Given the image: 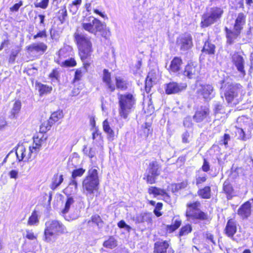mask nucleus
Listing matches in <instances>:
<instances>
[{"instance_id": "obj_9", "label": "nucleus", "mask_w": 253, "mask_h": 253, "mask_svg": "<svg viewBox=\"0 0 253 253\" xmlns=\"http://www.w3.org/2000/svg\"><path fill=\"white\" fill-rule=\"evenodd\" d=\"M161 172V167L156 161L150 162L144 174V179L149 184H154L156 182L157 178Z\"/></svg>"}, {"instance_id": "obj_46", "label": "nucleus", "mask_w": 253, "mask_h": 253, "mask_svg": "<svg viewBox=\"0 0 253 253\" xmlns=\"http://www.w3.org/2000/svg\"><path fill=\"white\" fill-rule=\"evenodd\" d=\"M92 135V139L94 141V143H95V141H97L99 143L100 145H101L102 140L101 133L96 128H95L94 130L93 131Z\"/></svg>"}, {"instance_id": "obj_17", "label": "nucleus", "mask_w": 253, "mask_h": 253, "mask_svg": "<svg viewBox=\"0 0 253 253\" xmlns=\"http://www.w3.org/2000/svg\"><path fill=\"white\" fill-rule=\"evenodd\" d=\"M237 213L242 219L248 218L251 214V204L247 201L238 209Z\"/></svg>"}, {"instance_id": "obj_19", "label": "nucleus", "mask_w": 253, "mask_h": 253, "mask_svg": "<svg viewBox=\"0 0 253 253\" xmlns=\"http://www.w3.org/2000/svg\"><path fill=\"white\" fill-rule=\"evenodd\" d=\"M232 61L236 67L238 71L241 73L245 74L244 60L243 57L238 53H234L232 56Z\"/></svg>"}, {"instance_id": "obj_25", "label": "nucleus", "mask_w": 253, "mask_h": 253, "mask_svg": "<svg viewBox=\"0 0 253 253\" xmlns=\"http://www.w3.org/2000/svg\"><path fill=\"white\" fill-rule=\"evenodd\" d=\"M225 30L227 38V42L229 44H231L233 43L234 40L237 38L241 33L240 31L237 30L231 31L227 27H225Z\"/></svg>"}, {"instance_id": "obj_1", "label": "nucleus", "mask_w": 253, "mask_h": 253, "mask_svg": "<svg viewBox=\"0 0 253 253\" xmlns=\"http://www.w3.org/2000/svg\"><path fill=\"white\" fill-rule=\"evenodd\" d=\"M45 226L43 238L47 243L54 242L60 235L68 232L66 227L58 220H49L45 223Z\"/></svg>"}, {"instance_id": "obj_7", "label": "nucleus", "mask_w": 253, "mask_h": 253, "mask_svg": "<svg viewBox=\"0 0 253 253\" xmlns=\"http://www.w3.org/2000/svg\"><path fill=\"white\" fill-rule=\"evenodd\" d=\"M200 206L201 203L199 201L187 204L185 215L188 220L204 221L208 219V214L200 210Z\"/></svg>"}, {"instance_id": "obj_8", "label": "nucleus", "mask_w": 253, "mask_h": 253, "mask_svg": "<svg viewBox=\"0 0 253 253\" xmlns=\"http://www.w3.org/2000/svg\"><path fill=\"white\" fill-rule=\"evenodd\" d=\"M104 27V24L93 17L86 18L82 24L83 29L95 35L97 32H101Z\"/></svg>"}, {"instance_id": "obj_29", "label": "nucleus", "mask_w": 253, "mask_h": 253, "mask_svg": "<svg viewBox=\"0 0 253 253\" xmlns=\"http://www.w3.org/2000/svg\"><path fill=\"white\" fill-rule=\"evenodd\" d=\"M148 192L149 194L154 195L155 197L158 195H162L168 199H169V196L166 193L165 190L154 186L150 187L148 188Z\"/></svg>"}, {"instance_id": "obj_60", "label": "nucleus", "mask_w": 253, "mask_h": 253, "mask_svg": "<svg viewBox=\"0 0 253 253\" xmlns=\"http://www.w3.org/2000/svg\"><path fill=\"white\" fill-rule=\"evenodd\" d=\"M47 35L46 33L45 30H43L41 31H39L36 35L33 36L34 39H36L38 38H46Z\"/></svg>"}, {"instance_id": "obj_57", "label": "nucleus", "mask_w": 253, "mask_h": 253, "mask_svg": "<svg viewBox=\"0 0 253 253\" xmlns=\"http://www.w3.org/2000/svg\"><path fill=\"white\" fill-rule=\"evenodd\" d=\"M25 237L28 239L31 240L37 239V235H35L32 230H27L26 231Z\"/></svg>"}, {"instance_id": "obj_62", "label": "nucleus", "mask_w": 253, "mask_h": 253, "mask_svg": "<svg viewBox=\"0 0 253 253\" xmlns=\"http://www.w3.org/2000/svg\"><path fill=\"white\" fill-rule=\"evenodd\" d=\"M7 125L4 117L0 116V129L4 128Z\"/></svg>"}, {"instance_id": "obj_50", "label": "nucleus", "mask_w": 253, "mask_h": 253, "mask_svg": "<svg viewBox=\"0 0 253 253\" xmlns=\"http://www.w3.org/2000/svg\"><path fill=\"white\" fill-rule=\"evenodd\" d=\"M39 220L38 218V215L35 211H33L32 213L31 216L29 217L28 220V224L30 225H34L38 223Z\"/></svg>"}, {"instance_id": "obj_55", "label": "nucleus", "mask_w": 253, "mask_h": 253, "mask_svg": "<svg viewBox=\"0 0 253 253\" xmlns=\"http://www.w3.org/2000/svg\"><path fill=\"white\" fill-rule=\"evenodd\" d=\"M48 1L49 0H42L41 2L35 3V7L45 9L48 6Z\"/></svg>"}, {"instance_id": "obj_42", "label": "nucleus", "mask_w": 253, "mask_h": 253, "mask_svg": "<svg viewBox=\"0 0 253 253\" xmlns=\"http://www.w3.org/2000/svg\"><path fill=\"white\" fill-rule=\"evenodd\" d=\"M38 86L39 87V91L41 96L44 94L50 93L52 90V87L51 86H49L41 83H39L38 84Z\"/></svg>"}, {"instance_id": "obj_16", "label": "nucleus", "mask_w": 253, "mask_h": 253, "mask_svg": "<svg viewBox=\"0 0 253 253\" xmlns=\"http://www.w3.org/2000/svg\"><path fill=\"white\" fill-rule=\"evenodd\" d=\"M16 155L18 162L29 161L33 157L32 155L30 153L29 150L27 153L26 152V148L23 145H18L16 149Z\"/></svg>"}, {"instance_id": "obj_20", "label": "nucleus", "mask_w": 253, "mask_h": 253, "mask_svg": "<svg viewBox=\"0 0 253 253\" xmlns=\"http://www.w3.org/2000/svg\"><path fill=\"white\" fill-rule=\"evenodd\" d=\"M47 48V46L44 43L40 42L33 43L27 46V49L30 52L41 53L43 54Z\"/></svg>"}, {"instance_id": "obj_41", "label": "nucleus", "mask_w": 253, "mask_h": 253, "mask_svg": "<svg viewBox=\"0 0 253 253\" xmlns=\"http://www.w3.org/2000/svg\"><path fill=\"white\" fill-rule=\"evenodd\" d=\"M181 224V220L178 218H173L172 220V224L168 225V230L173 232L178 229Z\"/></svg>"}, {"instance_id": "obj_47", "label": "nucleus", "mask_w": 253, "mask_h": 253, "mask_svg": "<svg viewBox=\"0 0 253 253\" xmlns=\"http://www.w3.org/2000/svg\"><path fill=\"white\" fill-rule=\"evenodd\" d=\"M223 190L227 195V198L233 192V189L232 185L227 181H225L223 184Z\"/></svg>"}, {"instance_id": "obj_40", "label": "nucleus", "mask_w": 253, "mask_h": 253, "mask_svg": "<svg viewBox=\"0 0 253 253\" xmlns=\"http://www.w3.org/2000/svg\"><path fill=\"white\" fill-rule=\"evenodd\" d=\"M103 246L108 249H113L117 246V242L114 237L111 236L105 241L103 244Z\"/></svg>"}, {"instance_id": "obj_48", "label": "nucleus", "mask_w": 253, "mask_h": 253, "mask_svg": "<svg viewBox=\"0 0 253 253\" xmlns=\"http://www.w3.org/2000/svg\"><path fill=\"white\" fill-rule=\"evenodd\" d=\"M85 170L83 168L74 169L72 174V178L76 179L77 177L82 176L84 173Z\"/></svg>"}, {"instance_id": "obj_24", "label": "nucleus", "mask_w": 253, "mask_h": 253, "mask_svg": "<svg viewBox=\"0 0 253 253\" xmlns=\"http://www.w3.org/2000/svg\"><path fill=\"white\" fill-rule=\"evenodd\" d=\"M216 22V21L214 18L209 12H207V13H204L202 17V21L201 23V27L203 28L207 27Z\"/></svg>"}, {"instance_id": "obj_56", "label": "nucleus", "mask_w": 253, "mask_h": 253, "mask_svg": "<svg viewBox=\"0 0 253 253\" xmlns=\"http://www.w3.org/2000/svg\"><path fill=\"white\" fill-rule=\"evenodd\" d=\"M207 179V177L206 174H204L202 176L196 177V185L199 186L200 184L205 182Z\"/></svg>"}, {"instance_id": "obj_64", "label": "nucleus", "mask_w": 253, "mask_h": 253, "mask_svg": "<svg viewBox=\"0 0 253 253\" xmlns=\"http://www.w3.org/2000/svg\"><path fill=\"white\" fill-rule=\"evenodd\" d=\"M82 77V72L81 69H77L75 72L74 80L79 81Z\"/></svg>"}, {"instance_id": "obj_27", "label": "nucleus", "mask_w": 253, "mask_h": 253, "mask_svg": "<svg viewBox=\"0 0 253 253\" xmlns=\"http://www.w3.org/2000/svg\"><path fill=\"white\" fill-rule=\"evenodd\" d=\"M116 87L121 90H126L129 85V82L126 79L118 77L116 78Z\"/></svg>"}, {"instance_id": "obj_31", "label": "nucleus", "mask_w": 253, "mask_h": 253, "mask_svg": "<svg viewBox=\"0 0 253 253\" xmlns=\"http://www.w3.org/2000/svg\"><path fill=\"white\" fill-rule=\"evenodd\" d=\"M63 177L62 175H58V174L54 175L52 178L51 183L50 185V188L54 190L57 188L63 182Z\"/></svg>"}, {"instance_id": "obj_6", "label": "nucleus", "mask_w": 253, "mask_h": 253, "mask_svg": "<svg viewBox=\"0 0 253 253\" xmlns=\"http://www.w3.org/2000/svg\"><path fill=\"white\" fill-rule=\"evenodd\" d=\"M200 206L201 203L199 201L187 204L185 215L188 220L204 221L208 219V214L200 210Z\"/></svg>"}, {"instance_id": "obj_39", "label": "nucleus", "mask_w": 253, "mask_h": 253, "mask_svg": "<svg viewBox=\"0 0 253 253\" xmlns=\"http://www.w3.org/2000/svg\"><path fill=\"white\" fill-rule=\"evenodd\" d=\"M92 222L96 225L98 228H101L103 227V221L100 216L97 214L93 215L91 216V219L87 222L88 224H90Z\"/></svg>"}, {"instance_id": "obj_15", "label": "nucleus", "mask_w": 253, "mask_h": 253, "mask_svg": "<svg viewBox=\"0 0 253 253\" xmlns=\"http://www.w3.org/2000/svg\"><path fill=\"white\" fill-rule=\"evenodd\" d=\"M239 89L236 85L230 84L226 88L224 96L226 100L228 103L232 102L238 95Z\"/></svg>"}, {"instance_id": "obj_33", "label": "nucleus", "mask_w": 253, "mask_h": 253, "mask_svg": "<svg viewBox=\"0 0 253 253\" xmlns=\"http://www.w3.org/2000/svg\"><path fill=\"white\" fill-rule=\"evenodd\" d=\"M21 108V103L19 100H16L14 103L12 109L10 111V117L15 118L18 114Z\"/></svg>"}, {"instance_id": "obj_43", "label": "nucleus", "mask_w": 253, "mask_h": 253, "mask_svg": "<svg viewBox=\"0 0 253 253\" xmlns=\"http://www.w3.org/2000/svg\"><path fill=\"white\" fill-rule=\"evenodd\" d=\"M41 148V144H37V143H33L32 146H30L29 148V150L30 151V153L31 154L33 157V158L35 157V156L39 153Z\"/></svg>"}, {"instance_id": "obj_26", "label": "nucleus", "mask_w": 253, "mask_h": 253, "mask_svg": "<svg viewBox=\"0 0 253 253\" xmlns=\"http://www.w3.org/2000/svg\"><path fill=\"white\" fill-rule=\"evenodd\" d=\"M246 16L243 13L238 14L234 26V30L241 31L243 25L245 24Z\"/></svg>"}, {"instance_id": "obj_3", "label": "nucleus", "mask_w": 253, "mask_h": 253, "mask_svg": "<svg viewBox=\"0 0 253 253\" xmlns=\"http://www.w3.org/2000/svg\"><path fill=\"white\" fill-rule=\"evenodd\" d=\"M238 126H236L235 131L237 139L246 141L252 137L251 131L253 129V124L250 119L245 117L237 119Z\"/></svg>"}, {"instance_id": "obj_61", "label": "nucleus", "mask_w": 253, "mask_h": 253, "mask_svg": "<svg viewBox=\"0 0 253 253\" xmlns=\"http://www.w3.org/2000/svg\"><path fill=\"white\" fill-rule=\"evenodd\" d=\"M202 170L204 172H208L210 169V163L207 161L206 159H204L203 165L202 167Z\"/></svg>"}, {"instance_id": "obj_59", "label": "nucleus", "mask_w": 253, "mask_h": 253, "mask_svg": "<svg viewBox=\"0 0 253 253\" xmlns=\"http://www.w3.org/2000/svg\"><path fill=\"white\" fill-rule=\"evenodd\" d=\"M118 226L120 228H125L127 231H129L131 227L128 225L126 224L124 220H122L118 223Z\"/></svg>"}, {"instance_id": "obj_5", "label": "nucleus", "mask_w": 253, "mask_h": 253, "mask_svg": "<svg viewBox=\"0 0 253 253\" xmlns=\"http://www.w3.org/2000/svg\"><path fill=\"white\" fill-rule=\"evenodd\" d=\"M99 183L98 171L96 169L91 168L87 172V175L83 181L84 192L86 194H93L98 189Z\"/></svg>"}, {"instance_id": "obj_34", "label": "nucleus", "mask_w": 253, "mask_h": 253, "mask_svg": "<svg viewBox=\"0 0 253 253\" xmlns=\"http://www.w3.org/2000/svg\"><path fill=\"white\" fill-rule=\"evenodd\" d=\"M202 51L209 54H214L215 52V45L207 41L205 42Z\"/></svg>"}, {"instance_id": "obj_28", "label": "nucleus", "mask_w": 253, "mask_h": 253, "mask_svg": "<svg viewBox=\"0 0 253 253\" xmlns=\"http://www.w3.org/2000/svg\"><path fill=\"white\" fill-rule=\"evenodd\" d=\"M135 221L138 223L147 222L151 223L152 221V214L148 212H142L136 216Z\"/></svg>"}, {"instance_id": "obj_35", "label": "nucleus", "mask_w": 253, "mask_h": 253, "mask_svg": "<svg viewBox=\"0 0 253 253\" xmlns=\"http://www.w3.org/2000/svg\"><path fill=\"white\" fill-rule=\"evenodd\" d=\"M213 113L215 115L218 114H224L225 113V108L219 102L214 101L213 105Z\"/></svg>"}, {"instance_id": "obj_44", "label": "nucleus", "mask_w": 253, "mask_h": 253, "mask_svg": "<svg viewBox=\"0 0 253 253\" xmlns=\"http://www.w3.org/2000/svg\"><path fill=\"white\" fill-rule=\"evenodd\" d=\"M192 226L190 224H187L180 229L179 232V236L181 237L188 235L192 231Z\"/></svg>"}, {"instance_id": "obj_23", "label": "nucleus", "mask_w": 253, "mask_h": 253, "mask_svg": "<svg viewBox=\"0 0 253 253\" xmlns=\"http://www.w3.org/2000/svg\"><path fill=\"white\" fill-rule=\"evenodd\" d=\"M182 63L183 62L180 57H174L170 62L169 67V72L174 73H178L181 69Z\"/></svg>"}, {"instance_id": "obj_52", "label": "nucleus", "mask_w": 253, "mask_h": 253, "mask_svg": "<svg viewBox=\"0 0 253 253\" xmlns=\"http://www.w3.org/2000/svg\"><path fill=\"white\" fill-rule=\"evenodd\" d=\"M163 207V204L161 203H158L154 210V213L157 217H160L162 215V212L160 211Z\"/></svg>"}, {"instance_id": "obj_12", "label": "nucleus", "mask_w": 253, "mask_h": 253, "mask_svg": "<svg viewBox=\"0 0 253 253\" xmlns=\"http://www.w3.org/2000/svg\"><path fill=\"white\" fill-rule=\"evenodd\" d=\"M194 120L197 123L202 122H210L211 121L210 116V109L206 106H202L197 110L193 116Z\"/></svg>"}, {"instance_id": "obj_21", "label": "nucleus", "mask_w": 253, "mask_h": 253, "mask_svg": "<svg viewBox=\"0 0 253 253\" xmlns=\"http://www.w3.org/2000/svg\"><path fill=\"white\" fill-rule=\"evenodd\" d=\"M169 247V243L167 241H158L154 245V253H167Z\"/></svg>"}, {"instance_id": "obj_30", "label": "nucleus", "mask_w": 253, "mask_h": 253, "mask_svg": "<svg viewBox=\"0 0 253 253\" xmlns=\"http://www.w3.org/2000/svg\"><path fill=\"white\" fill-rule=\"evenodd\" d=\"M103 128L104 131L107 134L108 138L109 140L112 141L115 138V132L111 128L107 120L103 122Z\"/></svg>"}, {"instance_id": "obj_54", "label": "nucleus", "mask_w": 253, "mask_h": 253, "mask_svg": "<svg viewBox=\"0 0 253 253\" xmlns=\"http://www.w3.org/2000/svg\"><path fill=\"white\" fill-rule=\"evenodd\" d=\"M104 28L100 32L101 33V36L104 38L105 39H107L111 36V32L109 28H106V25L104 24Z\"/></svg>"}, {"instance_id": "obj_53", "label": "nucleus", "mask_w": 253, "mask_h": 253, "mask_svg": "<svg viewBox=\"0 0 253 253\" xmlns=\"http://www.w3.org/2000/svg\"><path fill=\"white\" fill-rule=\"evenodd\" d=\"M152 86V78L148 75L145 80V89L147 92H149Z\"/></svg>"}, {"instance_id": "obj_37", "label": "nucleus", "mask_w": 253, "mask_h": 253, "mask_svg": "<svg viewBox=\"0 0 253 253\" xmlns=\"http://www.w3.org/2000/svg\"><path fill=\"white\" fill-rule=\"evenodd\" d=\"M63 117V113L62 111L58 110L53 112L51 114L49 120V123L50 125H53L54 123L57 122L59 119L62 118Z\"/></svg>"}, {"instance_id": "obj_58", "label": "nucleus", "mask_w": 253, "mask_h": 253, "mask_svg": "<svg viewBox=\"0 0 253 253\" xmlns=\"http://www.w3.org/2000/svg\"><path fill=\"white\" fill-rule=\"evenodd\" d=\"M64 66L67 67H73L76 65V62L73 58H70L69 60H66L63 62Z\"/></svg>"}, {"instance_id": "obj_51", "label": "nucleus", "mask_w": 253, "mask_h": 253, "mask_svg": "<svg viewBox=\"0 0 253 253\" xmlns=\"http://www.w3.org/2000/svg\"><path fill=\"white\" fill-rule=\"evenodd\" d=\"M187 186V184L184 182H181L180 183L175 184L172 185V189L173 192H177L179 190L184 188Z\"/></svg>"}, {"instance_id": "obj_18", "label": "nucleus", "mask_w": 253, "mask_h": 253, "mask_svg": "<svg viewBox=\"0 0 253 253\" xmlns=\"http://www.w3.org/2000/svg\"><path fill=\"white\" fill-rule=\"evenodd\" d=\"M237 231V223L233 219H230L228 220L225 228V234L231 238L233 239V236Z\"/></svg>"}, {"instance_id": "obj_38", "label": "nucleus", "mask_w": 253, "mask_h": 253, "mask_svg": "<svg viewBox=\"0 0 253 253\" xmlns=\"http://www.w3.org/2000/svg\"><path fill=\"white\" fill-rule=\"evenodd\" d=\"M211 188L210 186H206L203 189L199 190L198 194L204 199H210L211 198Z\"/></svg>"}, {"instance_id": "obj_11", "label": "nucleus", "mask_w": 253, "mask_h": 253, "mask_svg": "<svg viewBox=\"0 0 253 253\" xmlns=\"http://www.w3.org/2000/svg\"><path fill=\"white\" fill-rule=\"evenodd\" d=\"M176 43L181 51H187L193 46L192 36L189 34L182 35L177 39Z\"/></svg>"}, {"instance_id": "obj_32", "label": "nucleus", "mask_w": 253, "mask_h": 253, "mask_svg": "<svg viewBox=\"0 0 253 253\" xmlns=\"http://www.w3.org/2000/svg\"><path fill=\"white\" fill-rule=\"evenodd\" d=\"M209 12L217 21L222 17L223 13V10L220 7H213L210 9Z\"/></svg>"}, {"instance_id": "obj_4", "label": "nucleus", "mask_w": 253, "mask_h": 253, "mask_svg": "<svg viewBox=\"0 0 253 253\" xmlns=\"http://www.w3.org/2000/svg\"><path fill=\"white\" fill-rule=\"evenodd\" d=\"M74 37L78 45L79 54L82 61L87 58L92 52V44L90 39L80 30H77Z\"/></svg>"}, {"instance_id": "obj_36", "label": "nucleus", "mask_w": 253, "mask_h": 253, "mask_svg": "<svg viewBox=\"0 0 253 253\" xmlns=\"http://www.w3.org/2000/svg\"><path fill=\"white\" fill-rule=\"evenodd\" d=\"M58 20L61 23H63L67 19V12L65 6H61L57 13Z\"/></svg>"}, {"instance_id": "obj_63", "label": "nucleus", "mask_w": 253, "mask_h": 253, "mask_svg": "<svg viewBox=\"0 0 253 253\" xmlns=\"http://www.w3.org/2000/svg\"><path fill=\"white\" fill-rule=\"evenodd\" d=\"M49 77L52 79L58 80L59 77V73L56 69H53L52 72L49 74Z\"/></svg>"}, {"instance_id": "obj_2", "label": "nucleus", "mask_w": 253, "mask_h": 253, "mask_svg": "<svg viewBox=\"0 0 253 253\" xmlns=\"http://www.w3.org/2000/svg\"><path fill=\"white\" fill-rule=\"evenodd\" d=\"M119 113L120 116L126 119L135 108L136 99L130 93L118 94Z\"/></svg>"}, {"instance_id": "obj_14", "label": "nucleus", "mask_w": 253, "mask_h": 253, "mask_svg": "<svg viewBox=\"0 0 253 253\" xmlns=\"http://www.w3.org/2000/svg\"><path fill=\"white\" fill-rule=\"evenodd\" d=\"M187 84L185 83L170 82L166 84V93L168 94H175L185 89Z\"/></svg>"}, {"instance_id": "obj_45", "label": "nucleus", "mask_w": 253, "mask_h": 253, "mask_svg": "<svg viewBox=\"0 0 253 253\" xmlns=\"http://www.w3.org/2000/svg\"><path fill=\"white\" fill-rule=\"evenodd\" d=\"M74 203V200L73 197H68L67 201L65 203L64 208L62 211L63 214H66L68 212L71 206Z\"/></svg>"}, {"instance_id": "obj_10", "label": "nucleus", "mask_w": 253, "mask_h": 253, "mask_svg": "<svg viewBox=\"0 0 253 253\" xmlns=\"http://www.w3.org/2000/svg\"><path fill=\"white\" fill-rule=\"evenodd\" d=\"M199 95L202 96L206 101H210L215 96L213 87L210 84H201L197 90Z\"/></svg>"}, {"instance_id": "obj_13", "label": "nucleus", "mask_w": 253, "mask_h": 253, "mask_svg": "<svg viewBox=\"0 0 253 253\" xmlns=\"http://www.w3.org/2000/svg\"><path fill=\"white\" fill-rule=\"evenodd\" d=\"M200 73V67L194 62L188 63L185 66L183 75L189 79L196 78Z\"/></svg>"}, {"instance_id": "obj_49", "label": "nucleus", "mask_w": 253, "mask_h": 253, "mask_svg": "<svg viewBox=\"0 0 253 253\" xmlns=\"http://www.w3.org/2000/svg\"><path fill=\"white\" fill-rule=\"evenodd\" d=\"M84 153L90 158H92L95 155V150L93 148L88 149L86 146H84Z\"/></svg>"}, {"instance_id": "obj_22", "label": "nucleus", "mask_w": 253, "mask_h": 253, "mask_svg": "<svg viewBox=\"0 0 253 253\" xmlns=\"http://www.w3.org/2000/svg\"><path fill=\"white\" fill-rule=\"evenodd\" d=\"M103 82L106 84L107 89L111 92H113L115 90V86L113 84L111 78V74L108 70L104 69L103 70Z\"/></svg>"}]
</instances>
